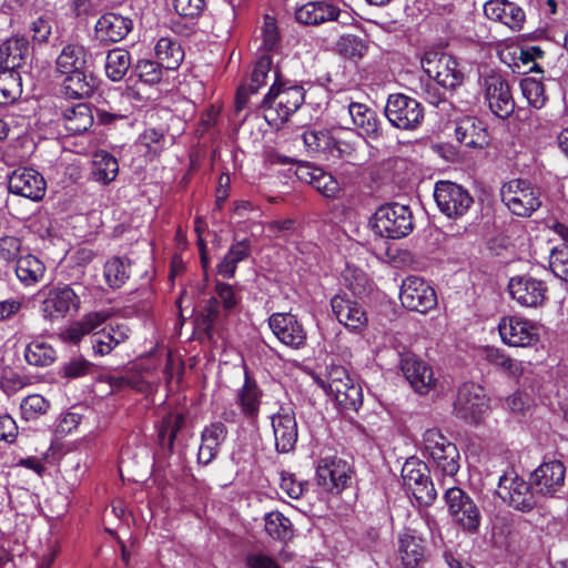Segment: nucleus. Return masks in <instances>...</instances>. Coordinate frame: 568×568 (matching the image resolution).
<instances>
[{
	"mask_svg": "<svg viewBox=\"0 0 568 568\" xmlns=\"http://www.w3.org/2000/svg\"><path fill=\"white\" fill-rule=\"evenodd\" d=\"M305 99L302 85L275 81L261 101L264 119L270 125L280 126L295 113Z\"/></svg>",
	"mask_w": 568,
	"mask_h": 568,
	"instance_id": "obj_1",
	"label": "nucleus"
},
{
	"mask_svg": "<svg viewBox=\"0 0 568 568\" xmlns=\"http://www.w3.org/2000/svg\"><path fill=\"white\" fill-rule=\"evenodd\" d=\"M372 227L375 234L386 239H402L414 229L413 213L407 205L389 203L374 213Z\"/></svg>",
	"mask_w": 568,
	"mask_h": 568,
	"instance_id": "obj_2",
	"label": "nucleus"
},
{
	"mask_svg": "<svg viewBox=\"0 0 568 568\" xmlns=\"http://www.w3.org/2000/svg\"><path fill=\"white\" fill-rule=\"evenodd\" d=\"M503 203L508 210L521 217L530 216L541 206V191L526 179H513L500 189Z\"/></svg>",
	"mask_w": 568,
	"mask_h": 568,
	"instance_id": "obj_3",
	"label": "nucleus"
},
{
	"mask_svg": "<svg viewBox=\"0 0 568 568\" xmlns=\"http://www.w3.org/2000/svg\"><path fill=\"white\" fill-rule=\"evenodd\" d=\"M422 67L429 79L445 90H456L465 79L457 60L442 50H427L422 58Z\"/></svg>",
	"mask_w": 568,
	"mask_h": 568,
	"instance_id": "obj_4",
	"label": "nucleus"
},
{
	"mask_svg": "<svg viewBox=\"0 0 568 568\" xmlns=\"http://www.w3.org/2000/svg\"><path fill=\"white\" fill-rule=\"evenodd\" d=\"M85 287L80 283L57 285L49 290L41 304L44 318L57 321L72 313H77L81 305V295Z\"/></svg>",
	"mask_w": 568,
	"mask_h": 568,
	"instance_id": "obj_5",
	"label": "nucleus"
},
{
	"mask_svg": "<svg viewBox=\"0 0 568 568\" xmlns=\"http://www.w3.org/2000/svg\"><path fill=\"white\" fill-rule=\"evenodd\" d=\"M497 495L508 506L521 513L532 510L540 503L532 481L527 483L514 471L506 473L499 478Z\"/></svg>",
	"mask_w": 568,
	"mask_h": 568,
	"instance_id": "obj_6",
	"label": "nucleus"
},
{
	"mask_svg": "<svg viewBox=\"0 0 568 568\" xmlns=\"http://www.w3.org/2000/svg\"><path fill=\"white\" fill-rule=\"evenodd\" d=\"M444 497L454 523L465 532H476L481 514L473 498L459 487L446 489Z\"/></svg>",
	"mask_w": 568,
	"mask_h": 568,
	"instance_id": "obj_7",
	"label": "nucleus"
},
{
	"mask_svg": "<svg viewBox=\"0 0 568 568\" xmlns=\"http://www.w3.org/2000/svg\"><path fill=\"white\" fill-rule=\"evenodd\" d=\"M385 115L389 123L399 130H415L424 120L422 104L403 93L390 94L385 106Z\"/></svg>",
	"mask_w": 568,
	"mask_h": 568,
	"instance_id": "obj_8",
	"label": "nucleus"
},
{
	"mask_svg": "<svg viewBox=\"0 0 568 568\" xmlns=\"http://www.w3.org/2000/svg\"><path fill=\"white\" fill-rule=\"evenodd\" d=\"M434 197L439 211L449 219L464 216L474 203L466 189L450 181H438L435 184Z\"/></svg>",
	"mask_w": 568,
	"mask_h": 568,
	"instance_id": "obj_9",
	"label": "nucleus"
},
{
	"mask_svg": "<svg viewBox=\"0 0 568 568\" xmlns=\"http://www.w3.org/2000/svg\"><path fill=\"white\" fill-rule=\"evenodd\" d=\"M402 479L406 491L419 504L430 505L436 499L437 494L426 464L417 459L406 460L402 467Z\"/></svg>",
	"mask_w": 568,
	"mask_h": 568,
	"instance_id": "obj_10",
	"label": "nucleus"
},
{
	"mask_svg": "<svg viewBox=\"0 0 568 568\" xmlns=\"http://www.w3.org/2000/svg\"><path fill=\"white\" fill-rule=\"evenodd\" d=\"M487 407V398L481 386L475 383H465L458 388L454 403V412L457 417L469 424H478Z\"/></svg>",
	"mask_w": 568,
	"mask_h": 568,
	"instance_id": "obj_11",
	"label": "nucleus"
},
{
	"mask_svg": "<svg viewBox=\"0 0 568 568\" xmlns=\"http://www.w3.org/2000/svg\"><path fill=\"white\" fill-rule=\"evenodd\" d=\"M399 298L405 308L423 314L437 305L435 290L418 276H408L403 281Z\"/></svg>",
	"mask_w": 568,
	"mask_h": 568,
	"instance_id": "obj_12",
	"label": "nucleus"
},
{
	"mask_svg": "<svg viewBox=\"0 0 568 568\" xmlns=\"http://www.w3.org/2000/svg\"><path fill=\"white\" fill-rule=\"evenodd\" d=\"M351 474L347 462L337 457H324L318 462L316 480L324 490L338 494L348 485Z\"/></svg>",
	"mask_w": 568,
	"mask_h": 568,
	"instance_id": "obj_13",
	"label": "nucleus"
},
{
	"mask_svg": "<svg viewBox=\"0 0 568 568\" xmlns=\"http://www.w3.org/2000/svg\"><path fill=\"white\" fill-rule=\"evenodd\" d=\"M504 343L514 347H528L539 341V328L530 321L517 316L501 318L498 324Z\"/></svg>",
	"mask_w": 568,
	"mask_h": 568,
	"instance_id": "obj_14",
	"label": "nucleus"
},
{
	"mask_svg": "<svg viewBox=\"0 0 568 568\" xmlns=\"http://www.w3.org/2000/svg\"><path fill=\"white\" fill-rule=\"evenodd\" d=\"M485 99L489 109L499 118L509 116L515 110V101L510 87L500 74H488L484 78Z\"/></svg>",
	"mask_w": 568,
	"mask_h": 568,
	"instance_id": "obj_15",
	"label": "nucleus"
},
{
	"mask_svg": "<svg viewBox=\"0 0 568 568\" xmlns=\"http://www.w3.org/2000/svg\"><path fill=\"white\" fill-rule=\"evenodd\" d=\"M268 326L282 344L294 349L305 346L307 334L303 324L295 315L291 313H274L268 318Z\"/></svg>",
	"mask_w": 568,
	"mask_h": 568,
	"instance_id": "obj_16",
	"label": "nucleus"
},
{
	"mask_svg": "<svg viewBox=\"0 0 568 568\" xmlns=\"http://www.w3.org/2000/svg\"><path fill=\"white\" fill-rule=\"evenodd\" d=\"M510 296L521 306L538 307L546 301L548 287L541 280L529 275L514 276L508 283Z\"/></svg>",
	"mask_w": 568,
	"mask_h": 568,
	"instance_id": "obj_17",
	"label": "nucleus"
},
{
	"mask_svg": "<svg viewBox=\"0 0 568 568\" xmlns=\"http://www.w3.org/2000/svg\"><path fill=\"white\" fill-rule=\"evenodd\" d=\"M8 187L13 194L32 201H40L45 194L47 182L37 170L18 168L9 175Z\"/></svg>",
	"mask_w": 568,
	"mask_h": 568,
	"instance_id": "obj_18",
	"label": "nucleus"
},
{
	"mask_svg": "<svg viewBox=\"0 0 568 568\" xmlns=\"http://www.w3.org/2000/svg\"><path fill=\"white\" fill-rule=\"evenodd\" d=\"M399 366L405 378L417 393L426 394L435 385L436 379L432 367L415 354L409 352L400 354Z\"/></svg>",
	"mask_w": 568,
	"mask_h": 568,
	"instance_id": "obj_19",
	"label": "nucleus"
},
{
	"mask_svg": "<svg viewBox=\"0 0 568 568\" xmlns=\"http://www.w3.org/2000/svg\"><path fill=\"white\" fill-rule=\"evenodd\" d=\"M566 469L561 462L541 464L532 474L531 481L539 497L554 496L565 485Z\"/></svg>",
	"mask_w": 568,
	"mask_h": 568,
	"instance_id": "obj_20",
	"label": "nucleus"
},
{
	"mask_svg": "<svg viewBox=\"0 0 568 568\" xmlns=\"http://www.w3.org/2000/svg\"><path fill=\"white\" fill-rule=\"evenodd\" d=\"M332 312L346 328L359 332L367 325V315L363 306L346 294H337L331 300Z\"/></svg>",
	"mask_w": 568,
	"mask_h": 568,
	"instance_id": "obj_21",
	"label": "nucleus"
},
{
	"mask_svg": "<svg viewBox=\"0 0 568 568\" xmlns=\"http://www.w3.org/2000/svg\"><path fill=\"white\" fill-rule=\"evenodd\" d=\"M271 422L276 450L278 453L291 452L295 447L298 437L294 412L288 408H281L271 417Z\"/></svg>",
	"mask_w": 568,
	"mask_h": 568,
	"instance_id": "obj_22",
	"label": "nucleus"
},
{
	"mask_svg": "<svg viewBox=\"0 0 568 568\" xmlns=\"http://www.w3.org/2000/svg\"><path fill=\"white\" fill-rule=\"evenodd\" d=\"M133 28L130 18L115 12H106L101 16L95 26V38L105 44L115 43L123 40Z\"/></svg>",
	"mask_w": 568,
	"mask_h": 568,
	"instance_id": "obj_23",
	"label": "nucleus"
},
{
	"mask_svg": "<svg viewBox=\"0 0 568 568\" xmlns=\"http://www.w3.org/2000/svg\"><path fill=\"white\" fill-rule=\"evenodd\" d=\"M485 16L493 21L501 22L511 30H521L525 12L516 3L507 0H489L484 4Z\"/></svg>",
	"mask_w": 568,
	"mask_h": 568,
	"instance_id": "obj_24",
	"label": "nucleus"
},
{
	"mask_svg": "<svg viewBox=\"0 0 568 568\" xmlns=\"http://www.w3.org/2000/svg\"><path fill=\"white\" fill-rule=\"evenodd\" d=\"M271 68V57L267 54L261 55L254 65L250 82L237 90L235 99V110L237 113L248 105L251 97L256 94L260 88L266 83Z\"/></svg>",
	"mask_w": 568,
	"mask_h": 568,
	"instance_id": "obj_25",
	"label": "nucleus"
},
{
	"mask_svg": "<svg viewBox=\"0 0 568 568\" xmlns=\"http://www.w3.org/2000/svg\"><path fill=\"white\" fill-rule=\"evenodd\" d=\"M455 136L458 142L473 149H483L489 144L486 125L473 116H465L456 122Z\"/></svg>",
	"mask_w": 568,
	"mask_h": 568,
	"instance_id": "obj_26",
	"label": "nucleus"
},
{
	"mask_svg": "<svg viewBox=\"0 0 568 568\" xmlns=\"http://www.w3.org/2000/svg\"><path fill=\"white\" fill-rule=\"evenodd\" d=\"M30 57V43L24 37H11L0 44L1 70L17 71Z\"/></svg>",
	"mask_w": 568,
	"mask_h": 568,
	"instance_id": "obj_27",
	"label": "nucleus"
},
{
	"mask_svg": "<svg viewBox=\"0 0 568 568\" xmlns=\"http://www.w3.org/2000/svg\"><path fill=\"white\" fill-rule=\"evenodd\" d=\"M226 436L227 428L222 422H214L206 426L201 434V445L197 453L199 463L209 465L216 457Z\"/></svg>",
	"mask_w": 568,
	"mask_h": 568,
	"instance_id": "obj_28",
	"label": "nucleus"
},
{
	"mask_svg": "<svg viewBox=\"0 0 568 568\" xmlns=\"http://www.w3.org/2000/svg\"><path fill=\"white\" fill-rule=\"evenodd\" d=\"M342 11L327 1H312L300 7L295 17L303 24L317 26L326 21L338 20Z\"/></svg>",
	"mask_w": 568,
	"mask_h": 568,
	"instance_id": "obj_29",
	"label": "nucleus"
},
{
	"mask_svg": "<svg viewBox=\"0 0 568 568\" xmlns=\"http://www.w3.org/2000/svg\"><path fill=\"white\" fill-rule=\"evenodd\" d=\"M130 328L123 323L109 325L92 335V348L95 354L104 356L110 354L118 345L130 337Z\"/></svg>",
	"mask_w": 568,
	"mask_h": 568,
	"instance_id": "obj_30",
	"label": "nucleus"
},
{
	"mask_svg": "<svg viewBox=\"0 0 568 568\" xmlns=\"http://www.w3.org/2000/svg\"><path fill=\"white\" fill-rule=\"evenodd\" d=\"M399 554L403 568H423L428 560L425 541L408 531L399 537Z\"/></svg>",
	"mask_w": 568,
	"mask_h": 568,
	"instance_id": "obj_31",
	"label": "nucleus"
},
{
	"mask_svg": "<svg viewBox=\"0 0 568 568\" xmlns=\"http://www.w3.org/2000/svg\"><path fill=\"white\" fill-rule=\"evenodd\" d=\"M262 395L257 383L245 372L244 384L237 390L235 400L242 415L251 423L258 417Z\"/></svg>",
	"mask_w": 568,
	"mask_h": 568,
	"instance_id": "obj_32",
	"label": "nucleus"
},
{
	"mask_svg": "<svg viewBox=\"0 0 568 568\" xmlns=\"http://www.w3.org/2000/svg\"><path fill=\"white\" fill-rule=\"evenodd\" d=\"M347 109L353 124L361 131V134L374 140L382 135L381 121L373 109L358 102H351Z\"/></svg>",
	"mask_w": 568,
	"mask_h": 568,
	"instance_id": "obj_33",
	"label": "nucleus"
},
{
	"mask_svg": "<svg viewBox=\"0 0 568 568\" xmlns=\"http://www.w3.org/2000/svg\"><path fill=\"white\" fill-rule=\"evenodd\" d=\"M14 272L23 285L32 286L43 278L45 265L37 256L27 254L17 260Z\"/></svg>",
	"mask_w": 568,
	"mask_h": 568,
	"instance_id": "obj_34",
	"label": "nucleus"
},
{
	"mask_svg": "<svg viewBox=\"0 0 568 568\" xmlns=\"http://www.w3.org/2000/svg\"><path fill=\"white\" fill-rule=\"evenodd\" d=\"M63 124L71 134L85 132L93 124V115L89 104L78 103L63 111Z\"/></svg>",
	"mask_w": 568,
	"mask_h": 568,
	"instance_id": "obj_35",
	"label": "nucleus"
},
{
	"mask_svg": "<svg viewBox=\"0 0 568 568\" xmlns=\"http://www.w3.org/2000/svg\"><path fill=\"white\" fill-rule=\"evenodd\" d=\"M97 82L92 74L83 70L67 73L63 81V90L68 98L83 99L89 98L95 89Z\"/></svg>",
	"mask_w": 568,
	"mask_h": 568,
	"instance_id": "obj_36",
	"label": "nucleus"
},
{
	"mask_svg": "<svg viewBox=\"0 0 568 568\" xmlns=\"http://www.w3.org/2000/svg\"><path fill=\"white\" fill-rule=\"evenodd\" d=\"M555 230L562 239L564 244L551 250L549 266L555 276L568 282V225L558 223Z\"/></svg>",
	"mask_w": 568,
	"mask_h": 568,
	"instance_id": "obj_37",
	"label": "nucleus"
},
{
	"mask_svg": "<svg viewBox=\"0 0 568 568\" xmlns=\"http://www.w3.org/2000/svg\"><path fill=\"white\" fill-rule=\"evenodd\" d=\"M85 63V49L78 43L65 44L55 60L57 70L62 74L83 70Z\"/></svg>",
	"mask_w": 568,
	"mask_h": 568,
	"instance_id": "obj_38",
	"label": "nucleus"
},
{
	"mask_svg": "<svg viewBox=\"0 0 568 568\" xmlns=\"http://www.w3.org/2000/svg\"><path fill=\"white\" fill-rule=\"evenodd\" d=\"M110 317L108 311L91 312L85 314L80 321L74 322L67 331L68 338L74 343L83 336L98 332L97 329Z\"/></svg>",
	"mask_w": 568,
	"mask_h": 568,
	"instance_id": "obj_39",
	"label": "nucleus"
},
{
	"mask_svg": "<svg viewBox=\"0 0 568 568\" xmlns=\"http://www.w3.org/2000/svg\"><path fill=\"white\" fill-rule=\"evenodd\" d=\"M119 172L116 159L105 151H99L93 156L91 174L93 179L103 184L115 180Z\"/></svg>",
	"mask_w": 568,
	"mask_h": 568,
	"instance_id": "obj_40",
	"label": "nucleus"
},
{
	"mask_svg": "<svg viewBox=\"0 0 568 568\" xmlns=\"http://www.w3.org/2000/svg\"><path fill=\"white\" fill-rule=\"evenodd\" d=\"M184 424L185 417L182 413H170L162 419L158 430V439L162 448L172 453L175 437Z\"/></svg>",
	"mask_w": 568,
	"mask_h": 568,
	"instance_id": "obj_41",
	"label": "nucleus"
},
{
	"mask_svg": "<svg viewBox=\"0 0 568 568\" xmlns=\"http://www.w3.org/2000/svg\"><path fill=\"white\" fill-rule=\"evenodd\" d=\"M131 67V54L122 48L110 50L105 58L106 77L116 82L124 78Z\"/></svg>",
	"mask_w": 568,
	"mask_h": 568,
	"instance_id": "obj_42",
	"label": "nucleus"
},
{
	"mask_svg": "<svg viewBox=\"0 0 568 568\" xmlns=\"http://www.w3.org/2000/svg\"><path fill=\"white\" fill-rule=\"evenodd\" d=\"M159 63L166 70H175L181 64L184 53L178 42L161 38L155 45Z\"/></svg>",
	"mask_w": 568,
	"mask_h": 568,
	"instance_id": "obj_43",
	"label": "nucleus"
},
{
	"mask_svg": "<svg viewBox=\"0 0 568 568\" xmlns=\"http://www.w3.org/2000/svg\"><path fill=\"white\" fill-rule=\"evenodd\" d=\"M21 94L20 73L18 71L0 70V105L14 103Z\"/></svg>",
	"mask_w": 568,
	"mask_h": 568,
	"instance_id": "obj_44",
	"label": "nucleus"
},
{
	"mask_svg": "<svg viewBox=\"0 0 568 568\" xmlns=\"http://www.w3.org/2000/svg\"><path fill=\"white\" fill-rule=\"evenodd\" d=\"M332 395L342 410L357 412L363 404V393L359 385L353 383H343L338 393H328Z\"/></svg>",
	"mask_w": 568,
	"mask_h": 568,
	"instance_id": "obj_45",
	"label": "nucleus"
},
{
	"mask_svg": "<svg viewBox=\"0 0 568 568\" xmlns=\"http://www.w3.org/2000/svg\"><path fill=\"white\" fill-rule=\"evenodd\" d=\"M444 475L454 476L459 469V452L449 443L428 455Z\"/></svg>",
	"mask_w": 568,
	"mask_h": 568,
	"instance_id": "obj_46",
	"label": "nucleus"
},
{
	"mask_svg": "<svg viewBox=\"0 0 568 568\" xmlns=\"http://www.w3.org/2000/svg\"><path fill=\"white\" fill-rule=\"evenodd\" d=\"M104 277L108 285L112 288H119L125 284L130 277V260L122 257H112L104 264Z\"/></svg>",
	"mask_w": 568,
	"mask_h": 568,
	"instance_id": "obj_47",
	"label": "nucleus"
},
{
	"mask_svg": "<svg viewBox=\"0 0 568 568\" xmlns=\"http://www.w3.org/2000/svg\"><path fill=\"white\" fill-rule=\"evenodd\" d=\"M55 351L44 342H31L26 347L24 358L30 365L48 366L55 361Z\"/></svg>",
	"mask_w": 568,
	"mask_h": 568,
	"instance_id": "obj_48",
	"label": "nucleus"
},
{
	"mask_svg": "<svg viewBox=\"0 0 568 568\" xmlns=\"http://www.w3.org/2000/svg\"><path fill=\"white\" fill-rule=\"evenodd\" d=\"M486 358L490 364L510 377H518L524 372L521 362L510 358L498 348L488 347L486 349Z\"/></svg>",
	"mask_w": 568,
	"mask_h": 568,
	"instance_id": "obj_49",
	"label": "nucleus"
},
{
	"mask_svg": "<svg viewBox=\"0 0 568 568\" xmlns=\"http://www.w3.org/2000/svg\"><path fill=\"white\" fill-rule=\"evenodd\" d=\"M336 52L348 59H361L367 51L366 42L354 34L342 36L335 45Z\"/></svg>",
	"mask_w": 568,
	"mask_h": 568,
	"instance_id": "obj_50",
	"label": "nucleus"
},
{
	"mask_svg": "<svg viewBox=\"0 0 568 568\" xmlns=\"http://www.w3.org/2000/svg\"><path fill=\"white\" fill-rule=\"evenodd\" d=\"M265 530L274 539L286 540L292 537L290 519L278 511L266 515Z\"/></svg>",
	"mask_w": 568,
	"mask_h": 568,
	"instance_id": "obj_51",
	"label": "nucleus"
},
{
	"mask_svg": "<svg viewBox=\"0 0 568 568\" xmlns=\"http://www.w3.org/2000/svg\"><path fill=\"white\" fill-rule=\"evenodd\" d=\"M20 409L23 419L34 420L48 413L50 402L40 394H32L22 399Z\"/></svg>",
	"mask_w": 568,
	"mask_h": 568,
	"instance_id": "obj_52",
	"label": "nucleus"
},
{
	"mask_svg": "<svg viewBox=\"0 0 568 568\" xmlns=\"http://www.w3.org/2000/svg\"><path fill=\"white\" fill-rule=\"evenodd\" d=\"M520 88L529 105L541 109L547 100L542 82L534 78H525L520 81Z\"/></svg>",
	"mask_w": 568,
	"mask_h": 568,
	"instance_id": "obj_53",
	"label": "nucleus"
},
{
	"mask_svg": "<svg viewBox=\"0 0 568 568\" xmlns=\"http://www.w3.org/2000/svg\"><path fill=\"white\" fill-rule=\"evenodd\" d=\"M163 67L159 61L140 60L134 65V72L139 79L150 85L156 84L163 77Z\"/></svg>",
	"mask_w": 568,
	"mask_h": 568,
	"instance_id": "obj_54",
	"label": "nucleus"
},
{
	"mask_svg": "<svg viewBox=\"0 0 568 568\" xmlns=\"http://www.w3.org/2000/svg\"><path fill=\"white\" fill-rule=\"evenodd\" d=\"M172 4L175 13L189 21L197 20L206 7L205 0H172Z\"/></svg>",
	"mask_w": 568,
	"mask_h": 568,
	"instance_id": "obj_55",
	"label": "nucleus"
},
{
	"mask_svg": "<svg viewBox=\"0 0 568 568\" xmlns=\"http://www.w3.org/2000/svg\"><path fill=\"white\" fill-rule=\"evenodd\" d=\"M306 149L312 153H326L333 143V136L328 132L306 131L302 135Z\"/></svg>",
	"mask_w": 568,
	"mask_h": 568,
	"instance_id": "obj_56",
	"label": "nucleus"
},
{
	"mask_svg": "<svg viewBox=\"0 0 568 568\" xmlns=\"http://www.w3.org/2000/svg\"><path fill=\"white\" fill-rule=\"evenodd\" d=\"M349 379L351 377L343 366L332 365L328 368L326 378H320L318 384L327 393H338L339 388L343 387V383H348Z\"/></svg>",
	"mask_w": 568,
	"mask_h": 568,
	"instance_id": "obj_57",
	"label": "nucleus"
},
{
	"mask_svg": "<svg viewBox=\"0 0 568 568\" xmlns=\"http://www.w3.org/2000/svg\"><path fill=\"white\" fill-rule=\"evenodd\" d=\"M313 186L325 197L335 199L341 192L337 180L329 173L321 170L314 180Z\"/></svg>",
	"mask_w": 568,
	"mask_h": 568,
	"instance_id": "obj_58",
	"label": "nucleus"
},
{
	"mask_svg": "<svg viewBox=\"0 0 568 568\" xmlns=\"http://www.w3.org/2000/svg\"><path fill=\"white\" fill-rule=\"evenodd\" d=\"M263 48L266 51H275L280 47V33L276 26V20L271 16L264 17L262 27Z\"/></svg>",
	"mask_w": 568,
	"mask_h": 568,
	"instance_id": "obj_59",
	"label": "nucleus"
},
{
	"mask_svg": "<svg viewBox=\"0 0 568 568\" xmlns=\"http://www.w3.org/2000/svg\"><path fill=\"white\" fill-rule=\"evenodd\" d=\"M280 487L288 497L298 499L307 490L308 485L297 480L294 474L282 471Z\"/></svg>",
	"mask_w": 568,
	"mask_h": 568,
	"instance_id": "obj_60",
	"label": "nucleus"
},
{
	"mask_svg": "<svg viewBox=\"0 0 568 568\" xmlns=\"http://www.w3.org/2000/svg\"><path fill=\"white\" fill-rule=\"evenodd\" d=\"M21 240L17 236L0 237V260L7 263L17 262L21 256Z\"/></svg>",
	"mask_w": 568,
	"mask_h": 568,
	"instance_id": "obj_61",
	"label": "nucleus"
},
{
	"mask_svg": "<svg viewBox=\"0 0 568 568\" xmlns=\"http://www.w3.org/2000/svg\"><path fill=\"white\" fill-rule=\"evenodd\" d=\"M219 317V301L211 298L205 311L199 318V327L205 332L207 336L212 335L214 323Z\"/></svg>",
	"mask_w": 568,
	"mask_h": 568,
	"instance_id": "obj_62",
	"label": "nucleus"
},
{
	"mask_svg": "<svg viewBox=\"0 0 568 568\" xmlns=\"http://www.w3.org/2000/svg\"><path fill=\"white\" fill-rule=\"evenodd\" d=\"M424 449L427 455L438 450L450 442L437 428L427 429L423 436Z\"/></svg>",
	"mask_w": 568,
	"mask_h": 568,
	"instance_id": "obj_63",
	"label": "nucleus"
},
{
	"mask_svg": "<svg viewBox=\"0 0 568 568\" xmlns=\"http://www.w3.org/2000/svg\"><path fill=\"white\" fill-rule=\"evenodd\" d=\"M219 304L222 303L225 311L233 310L237 304L234 290L230 284L217 283L215 286Z\"/></svg>",
	"mask_w": 568,
	"mask_h": 568,
	"instance_id": "obj_64",
	"label": "nucleus"
}]
</instances>
